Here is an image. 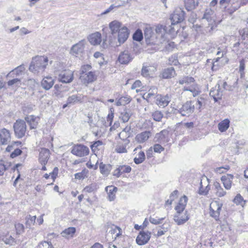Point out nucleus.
I'll return each instance as SVG.
<instances>
[{"label": "nucleus", "mask_w": 248, "mask_h": 248, "mask_svg": "<svg viewBox=\"0 0 248 248\" xmlns=\"http://www.w3.org/2000/svg\"><path fill=\"white\" fill-rule=\"evenodd\" d=\"M152 117L154 121L160 122L163 117V114L161 111L155 110L152 113Z\"/></svg>", "instance_id": "de8ad7c7"}, {"label": "nucleus", "mask_w": 248, "mask_h": 248, "mask_svg": "<svg viewBox=\"0 0 248 248\" xmlns=\"http://www.w3.org/2000/svg\"><path fill=\"white\" fill-rule=\"evenodd\" d=\"M131 89L136 90L137 93L141 92H145L147 90V87L142 85L140 80H136L131 86Z\"/></svg>", "instance_id": "473e14b6"}, {"label": "nucleus", "mask_w": 248, "mask_h": 248, "mask_svg": "<svg viewBox=\"0 0 248 248\" xmlns=\"http://www.w3.org/2000/svg\"><path fill=\"white\" fill-rule=\"evenodd\" d=\"M109 27L112 34L118 33V41L120 44L124 43L128 39L130 31L125 26H122L121 22L114 20L109 24Z\"/></svg>", "instance_id": "f257e3e1"}, {"label": "nucleus", "mask_w": 248, "mask_h": 248, "mask_svg": "<svg viewBox=\"0 0 248 248\" xmlns=\"http://www.w3.org/2000/svg\"><path fill=\"white\" fill-rule=\"evenodd\" d=\"M227 53V49L226 47L223 49H221L220 47L218 48V51L217 53V55H219L221 53V57L217 58L213 62V65L212 66V69L213 71L217 70L219 67L221 66V64L218 63L221 58L223 57L226 55Z\"/></svg>", "instance_id": "dca6fc26"}, {"label": "nucleus", "mask_w": 248, "mask_h": 248, "mask_svg": "<svg viewBox=\"0 0 248 248\" xmlns=\"http://www.w3.org/2000/svg\"><path fill=\"white\" fill-rule=\"evenodd\" d=\"M132 100V98L128 95L121 96L120 98L117 100L116 105L117 106H124L129 104Z\"/></svg>", "instance_id": "f704fd0d"}, {"label": "nucleus", "mask_w": 248, "mask_h": 248, "mask_svg": "<svg viewBox=\"0 0 248 248\" xmlns=\"http://www.w3.org/2000/svg\"><path fill=\"white\" fill-rule=\"evenodd\" d=\"M25 70V68L23 65H20L17 66L15 69L12 70L8 75H16V76L21 75Z\"/></svg>", "instance_id": "79ce46f5"}, {"label": "nucleus", "mask_w": 248, "mask_h": 248, "mask_svg": "<svg viewBox=\"0 0 248 248\" xmlns=\"http://www.w3.org/2000/svg\"><path fill=\"white\" fill-rule=\"evenodd\" d=\"M222 203L218 201H212L210 204L209 214L216 220H219L220 211L222 207Z\"/></svg>", "instance_id": "39448f33"}, {"label": "nucleus", "mask_w": 248, "mask_h": 248, "mask_svg": "<svg viewBox=\"0 0 248 248\" xmlns=\"http://www.w3.org/2000/svg\"><path fill=\"white\" fill-rule=\"evenodd\" d=\"M89 42L93 46L99 45L102 42V35L99 32H95L90 34L88 37Z\"/></svg>", "instance_id": "6ab92c4d"}, {"label": "nucleus", "mask_w": 248, "mask_h": 248, "mask_svg": "<svg viewBox=\"0 0 248 248\" xmlns=\"http://www.w3.org/2000/svg\"><path fill=\"white\" fill-rule=\"evenodd\" d=\"M185 6L186 9L188 11H191L196 7L195 0H185Z\"/></svg>", "instance_id": "c03bdc74"}, {"label": "nucleus", "mask_w": 248, "mask_h": 248, "mask_svg": "<svg viewBox=\"0 0 248 248\" xmlns=\"http://www.w3.org/2000/svg\"><path fill=\"white\" fill-rule=\"evenodd\" d=\"M46 57L37 56L32 58L29 70L34 73H38L44 71L46 68Z\"/></svg>", "instance_id": "7ed1b4c3"}, {"label": "nucleus", "mask_w": 248, "mask_h": 248, "mask_svg": "<svg viewBox=\"0 0 248 248\" xmlns=\"http://www.w3.org/2000/svg\"><path fill=\"white\" fill-rule=\"evenodd\" d=\"M178 194V191L177 190H174L171 194L170 196V200H168L165 203L166 205H170L172 202L174 200V198H173L174 196H177Z\"/></svg>", "instance_id": "13d9d810"}, {"label": "nucleus", "mask_w": 248, "mask_h": 248, "mask_svg": "<svg viewBox=\"0 0 248 248\" xmlns=\"http://www.w3.org/2000/svg\"><path fill=\"white\" fill-rule=\"evenodd\" d=\"M230 120L228 119H225L221 121L218 124V129L221 132H225L230 126Z\"/></svg>", "instance_id": "c9c22d12"}, {"label": "nucleus", "mask_w": 248, "mask_h": 248, "mask_svg": "<svg viewBox=\"0 0 248 248\" xmlns=\"http://www.w3.org/2000/svg\"><path fill=\"white\" fill-rule=\"evenodd\" d=\"M114 109L112 108H111L107 116V122L105 123V126L106 127H108L111 125L114 118Z\"/></svg>", "instance_id": "ea45409f"}, {"label": "nucleus", "mask_w": 248, "mask_h": 248, "mask_svg": "<svg viewBox=\"0 0 248 248\" xmlns=\"http://www.w3.org/2000/svg\"><path fill=\"white\" fill-rule=\"evenodd\" d=\"M131 167L127 165L118 166L113 172V175L118 178L131 171Z\"/></svg>", "instance_id": "9b49d317"}, {"label": "nucleus", "mask_w": 248, "mask_h": 248, "mask_svg": "<svg viewBox=\"0 0 248 248\" xmlns=\"http://www.w3.org/2000/svg\"><path fill=\"white\" fill-rule=\"evenodd\" d=\"M115 151L118 153H125L127 152L126 145L123 143H118L115 148Z\"/></svg>", "instance_id": "603ef678"}, {"label": "nucleus", "mask_w": 248, "mask_h": 248, "mask_svg": "<svg viewBox=\"0 0 248 248\" xmlns=\"http://www.w3.org/2000/svg\"><path fill=\"white\" fill-rule=\"evenodd\" d=\"M170 101V97L168 94L162 95L158 94L155 103L159 107H165Z\"/></svg>", "instance_id": "4be33fe9"}, {"label": "nucleus", "mask_w": 248, "mask_h": 248, "mask_svg": "<svg viewBox=\"0 0 248 248\" xmlns=\"http://www.w3.org/2000/svg\"><path fill=\"white\" fill-rule=\"evenodd\" d=\"M239 32L243 40L248 39V28L241 30Z\"/></svg>", "instance_id": "e2e57ef3"}, {"label": "nucleus", "mask_w": 248, "mask_h": 248, "mask_svg": "<svg viewBox=\"0 0 248 248\" xmlns=\"http://www.w3.org/2000/svg\"><path fill=\"white\" fill-rule=\"evenodd\" d=\"M141 148L142 146L139 145L134 150V152H136L138 150H140L134 158V162L136 164H141L143 162L145 159V153L143 151L141 150ZM135 154H136V153H135Z\"/></svg>", "instance_id": "aec40b11"}, {"label": "nucleus", "mask_w": 248, "mask_h": 248, "mask_svg": "<svg viewBox=\"0 0 248 248\" xmlns=\"http://www.w3.org/2000/svg\"><path fill=\"white\" fill-rule=\"evenodd\" d=\"M207 99V95L206 94H201L199 96L196 102V107L199 111H201L202 107L206 104Z\"/></svg>", "instance_id": "72a5a7b5"}, {"label": "nucleus", "mask_w": 248, "mask_h": 248, "mask_svg": "<svg viewBox=\"0 0 248 248\" xmlns=\"http://www.w3.org/2000/svg\"><path fill=\"white\" fill-rule=\"evenodd\" d=\"M233 202L237 205L244 207L246 204V201L244 200L243 197L240 194H237L233 199Z\"/></svg>", "instance_id": "a19ab883"}, {"label": "nucleus", "mask_w": 248, "mask_h": 248, "mask_svg": "<svg viewBox=\"0 0 248 248\" xmlns=\"http://www.w3.org/2000/svg\"><path fill=\"white\" fill-rule=\"evenodd\" d=\"M133 39L134 40L136 41H141L143 39V34L142 31L140 29L136 30L133 35Z\"/></svg>", "instance_id": "8fccbe9b"}, {"label": "nucleus", "mask_w": 248, "mask_h": 248, "mask_svg": "<svg viewBox=\"0 0 248 248\" xmlns=\"http://www.w3.org/2000/svg\"><path fill=\"white\" fill-rule=\"evenodd\" d=\"M131 60L132 58L130 54L127 51L122 52L118 57V61L121 64H127Z\"/></svg>", "instance_id": "cd10ccee"}, {"label": "nucleus", "mask_w": 248, "mask_h": 248, "mask_svg": "<svg viewBox=\"0 0 248 248\" xmlns=\"http://www.w3.org/2000/svg\"><path fill=\"white\" fill-rule=\"evenodd\" d=\"M169 63L170 65H177L179 63L177 57L176 56H171L169 59Z\"/></svg>", "instance_id": "0e129e2a"}, {"label": "nucleus", "mask_w": 248, "mask_h": 248, "mask_svg": "<svg viewBox=\"0 0 248 248\" xmlns=\"http://www.w3.org/2000/svg\"><path fill=\"white\" fill-rule=\"evenodd\" d=\"M21 80L17 78H14L12 80H9L7 82V85L9 86L15 85L16 86H19L20 84Z\"/></svg>", "instance_id": "052dcab7"}, {"label": "nucleus", "mask_w": 248, "mask_h": 248, "mask_svg": "<svg viewBox=\"0 0 248 248\" xmlns=\"http://www.w3.org/2000/svg\"><path fill=\"white\" fill-rule=\"evenodd\" d=\"M76 232V229L75 227H69L64 229L62 232L61 235L63 237L66 239L73 238Z\"/></svg>", "instance_id": "c756f323"}, {"label": "nucleus", "mask_w": 248, "mask_h": 248, "mask_svg": "<svg viewBox=\"0 0 248 248\" xmlns=\"http://www.w3.org/2000/svg\"><path fill=\"white\" fill-rule=\"evenodd\" d=\"M91 66L89 64L84 65L81 67L80 79L82 82L86 86L97 79V76L95 72H88L91 70Z\"/></svg>", "instance_id": "20e7f679"}, {"label": "nucleus", "mask_w": 248, "mask_h": 248, "mask_svg": "<svg viewBox=\"0 0 248 248\" xmlns=\"http://www.w3.org/2000/svg\"><path fill=\"white\" fill-rule=\"evenodd\" d=\"M151 238V232H140L136 238V243L139 245H143L148 243Z\"/></svg>", "instance_id": "4468645a"}, {"label": "nucleus", "mask_w": 248, "mask_h": 248, "mask_svg": "<svg viewBox=\"0 0 248 248\" xmlns=\"http://www.w3.org/2000/svg\"><path fill=\"white\" fill-rule=\"evenodd\" d=\"M102 142L100 140L95 141L93 144L91 145V148L93 152H95L98 150V147L102 145Z\"/></svg>", "instance_id": "680f3d73"}, {"label": "nucleus", "mask_w": 248, "mask_h": 248, "mask_svg": "<svg viewBox=\"0 0 248 248\" xmlns=\"http://www.w3.org/2000/svg\"><path fill=\"white\" fill-rule=\"evenodd\" d=\"M233 177V175L231 174H227L221 177V180L226 189L229 190L231 188Z\"/></svg>", "instance_id": "5701e85b"}, {"label": "nucleus", "mask_w": 248, "mask_h": 248, "mask_svg": "<svg viewBox=\"0 0 248 248\" xmlns=\"http://www.w3.org/2000/svg\"><path fill=\"white\" fill-rule=\"evenodd\" d=\"M59 170L58 168L55 167L53 171L49 173V175H47V180L49 179H51V182H49V183H47V185L52 184L55 179L57 177L58 174Z\"/></svg>", "instance_id": "37998d69"}, {"label": "nucleus", "mask_w": 248, "mask_h": 248, "mask_svg": "<svg viewBox=\"0 0 248 248\" xmlns=\"http://www.w3.org/2000/svg\"><path fill=\"white\" fill-rule=\"evenodd\" d=\"M230 169L229 165H226L225 167H217L215 169L214 171L217 174H222L227 172Z\"/></svg>", "instance_id": "3c124183"}, {"label": "nucleus", "mask_w": 248, "mask_h": 248, "mask_svg": "<svg viewBox=\"0 0 248 248\" xmlns=\"http://www.w3.org/2000/svg\"><path fill=\"white\" fill-rule=\"evenodd\" d=\"M188 201V198L186 195L182 196L176 203L174 209L176 212H183L185 210Z\"/></svg>", "instance_id": "a211bd4d"}, {"label": "nucleus", "mask_w": 248, "mask_h": 248, "mask_svg": "<svg viewBox=\"0 0 248 248\" xmlns=\"http://www.w3.org/2000/svg\"><path fill=\"white\" fill-rule=\"evenodd\" d=\"M151 136V132L145 131L137 135L135 139L138 142L143 143L147 141Z\"/></svg>", "instance_id": "a878e982"}, {"label": "nucleus", "mask_w": 248, "mask_h": 248, "mask_svg": "<svg viewBox=\"0 0 248 248\" xmlns=\"http://www.w3.org/2000/svg\"><path fill=\"white\" fill-rule=\"evenodd\" d=\"M214 12L211 9H206L203 15V18L211 22L210 24L211 25L210 31H213L217 25V23L214 19Z\"/></svg>", "instance_id": "ddd939ff"}, {"label": "nucleus", "mask_w": 248, "mask_h": 248, "mask_svg": "<svg viewBox=\"0 0 248 248\" xmlns=\"http://www.w3.org/2000/svg\"><path fill=\"white\" fill-rule=\"evenodd\" d=\"M156 70V67L152 65L143 66L141 70V75L145 77H150Z\"/></svg>", "instance_id": "c85d7f7f"}, {"label": "nucleus", "mask_w": 248, "mask_h": 248, "mask_svg": "<svg viewBox=\"0 0 248 248\" xmlns=\"http://www.w3.org/2000/svg\"><path fill=\"white\" fill-rule=\"evenodd\" d=\"M210 189V188L209 185L206 186L205 187H203V186L201 185L199 190V193L200 195H206L208 194Z\"/></svg>", "instance_id": "6e6d98bb"}, {"label": "nucleus", "mask_w": 248, "mask_h": 248, "mask_svg": "<svg viewBox=\"0 0 248 248\" xmlns=\"http://www.w3.org/2000/svg\"><path fill=\"white\" fill-rule=\"evenodd\" d=\"M3 240L4 243L7 245L13 246L16 244L15 238L11 235L6 236Z\"/></svg>", "instance_id": "864d4df0"}, {"label": "nucleus", "mask_w": 248, "mask_h": 248, "mask_svg": "<svg viewBox=\"0 0 248 248\" xmlns=\"http://www.w3.org/2000/svg\"><path fill=\"white\" fill-rule=\"evenodd\" d=\"M147 93L143 94L142 97L148 102H155L159 94H157V88L155 87H152L150 89L147 87Z\"/></svg>", "instance_id": "1a4fd4ad"}, {"label": "nucleus", "mask_w": 248, "mask_h": 248, "mask_svg": "<svg viewBox=\"0 0 248 248\" xmlns=\"http://www.w3.org/2000/svg\"><path fill=\"white\" fill-rule=\"evenodd\" d=\"M84 48V44L83 41H80L78 43L73 46L71 49V53L74 55H77L82 53Z\"/></svg>", "instance_id": "bb28decb"}, {"label": "nucleus", "mask_w": 248, "mask_h": 248, "mask_svg": "<svg viewBox=\"0 0 248 248\" xmlns=\"http://www.w3.org/2000/svg\"><path fill=\"white\" fill-rule=\"evenodd\" d=\"M74 78V71L69 69L62 70L59 75V81L64 83L71 82Z\"/></svg>", "instance_id": "6e6552de"}, {"label": "nucleus", "mask_w": 248, "mask_h": 248, "mask_svg": "<svg viewBox=\"0 0 248 248\" xmlns=\"http://www.w3.org/2000/svg\"><path fill=\"white\" fill-rule=\"evenodd\" d=\"M210 95L212 97L215 102L220 100L222 96V92L218 89H214L210 91Z\"/></svg>", "instance_id": "4c0bfd02"}, {"label": "nucleus", "mask_w": 248, "mask_h": 248, "mask_svg": "<svg viewBox=\"0 0 248 248\" xmlns=\"http://www.w3.org/2000/svg\"><path fill=\"white\" fill-rule=\"evenodd\" d=\"M39 155L38 160L39 162L42 165V170H46V149L42 147L39 149Z\"/></svg>", "instance_id": "b1692460"}, {"label": "nucleus", "mask_w": 248, "mask_h": 248, "mask_svg": "<svg viewBox=\"0 0 248 248\" xmlns=\"http://www.w3.org/2000/svg\"><path fill=\"white\" fill-rule=\"evenodd\" d=\"M11 140L10 131L6 128L0 130V143L1 145L8 144Z\"/></svg>", "instance_id": "f3484780"}, {"label": "nucleus", "mask_w": 248, "mask_h": 248, "mask_svg": "<svg viewBox=\"0 0 248 248\" xmlns=\"http://www.w3.org/2000/svg\"><path fill=\"white\" fill-rule=\"evenodd\" d=\"M100 172L103 174H108L109 173V170L105 164H101L100 165Z\"/></svg>", "instance_id": "774afa93"}, {"label": "nucleus", "mask_w": 248, "mask_h": 248, "mask_svg": "<svg viewBox=\"0 0 248 248\" xmlns=\"http://www.w3.org/2000/svg\"><path fill=\"white\" fill-rule=\"evenodd\" d=\"M195 106L192 101H187L184 103L180 109V113L184 116H189L195 110Z\"/></svg>", "instance_id": "9d476101"}, {"label": "nucleus", "mask_w": 248, "mask_h": 248, "mask_svg": "<svg viewBox=\"0 0 248 248\" xmlns=\"http://www.w3.org/2000/svg\"><path fill=\"white\" fill-rule=\"evenodd\" d=\"M155 32L157 33L160 34V33H166L167 32V28L166 27L163 26L161 25H158L155 27Z\"/></svg>", "instance_id": "bf43d9fd"}, {"label": "nucleus", "mask_w": 248, "mask_h": 248, "mask_svg": "<svg viewBox=\"0 0 248 248\" xmlns=\"http://www.w3.org/2000/svg\"><path fill=\"white\" fill-rule=\"evenodd\" d=\"M71 152L77 156L84 157L89 154L90 150L87 146L83 144H77L72 147Z\"/></svg>", "instance_id": "423d86ee"}, {"label": "nucleus", "mask_w": 248, "mask_h": 248, "mask_svg": "<svg viewBox=\"0 0 248 248\" xmlns=\"http://www.w3.org/2000/svg\"><path fill=\"white\" fill-rule=\"evenodd\" d=\"M15 228L17 234H21L24 232V226L21 223H16L15 224Z\"/></svg>", "instance_id": "69168bd1"}, {"label": "nucleus", "mask_w": 248, "mask_h": 248, "mask_svg": "<svg viewBox=\"0 0 248 248\" xmlns=\"http://www.w3.org/2000/svg\"><path fill=\"white\" fill-rule=\"evenodd\" d=\"M169 29H167L166 33L170 34L172 35L171 37L173 38L174 36L177 34V32L179 29V27L178 25L173 26L172 24L169 26Z\"/></svg>", "instance_id": "a18cd8bd"}, {"label": "nucleus", "mask_w": 248, "mask_h": 248, "mask_svg": "<svg viewBox=\"0 0 248 248\" xmlns=\"http://www.w3.org/2000/svg\"><path fill=\"white\" fill-rule=\"evenodd\" d=\"M172 25L176 26L177 24L183 21V18L180 14L175 12L173 13L170 16Z\"/></svg>", "instance_id": "e433bc0d"}, {"label": "nucleus", "mask_w": 248, "mask_h": 248, "mask_svg": "<svg viewBox=\"0 0 248 248\" xmlns=\"http://www.w3.org/2000/svg\"><path fill=\"white\" fill-rule=\"evenodd\" d=\"M130 115L127 112H123L121 113V118L124 123H126L130 119Z\"/></svg>", "instance_id": "338daca9"}, {"label": "nucleus", "mask_w": 248, "mask_h": 248, "mask_svg": "<svg viewBox=\"0 0 248 248\" xmlns=\"http://www.w3.org/2000/svg\"><path fill=\"white\" fill-rule=\"evenodd\" d=\"M109 233L110 234L112 239L116 240L122 236L123 231L119 227L115 225H111L110 226Z\"/></svg>", "instance_id": "412c9836"}, {"label": "nucleus", "mask_w": 248, "mask_h": 248, "mask_svg": "<svg viewBox=\"0 0 248 248\" xmlns=\"http://www.w3.org/2000/svg\"><path fill=\"white\" fill-rule=\"evenodd\" d=\"M211 193L218 197H223L226 194V192L224 190L221 185L217 182L214 183L211 189Z\"/></svg>", "instance_id": "2eb2a0df"}, {"label": "nucleus", "mask_w": 248, "mask_h": 248, "mask_svg": "<svg viewBox=\"0 0 248 248\" xmlns=\"http://www.w3.org/2000/svg\"><path fill=\"white\" fill-rule=\"evenodd\" d=\"M89 170L84 168L81 172L76 173L74 174L75 178L77 180H83L88 177Z\"/></svg>", "instance_id": "58836bf2"}, {"label": "nucleus", "mask_w": 248, "mask_h": 248, "mask_svg": "<svg viewBox=\"0 0 248 248\" xmlns=\"http://www.w3.org/2000/svg\"><path fill=\"white\" fill-rule=\"evenodd\" d=\"M26 227L30 228L32 225L34 224L35 222L36 216H31V215H28L26 217Z\"/></svg>", "instance_id": "49530a36"}, {"label": "nucleus", "mask_w": 248, "mask_h": 248, "mask_svg": "<svg viewBox=\"0 0 248 248\" xmlns=\"http://www.w3.org/2000/svg\"><path fill=\"white\" fill-rule=\"evenodd\" d=\"M14 129L16 136L18 139L22 138L26 131V124L23 120H17L14 124Z\"/></svg>", "instance_id": "0eeeda50"}, {"label": "nucleus", "mask_w": 248, "mask_h": 248, "mask_svg": "<svg viewBox=\"0 0 248 248\" xmlns=\"http://www.w3.org/2000/svg\"><path fill=\"white\" fill-rule=\"evenodd\" d=\"M189 219V215L187 211L183 212H177L174 216V220L178 225L185 224Z\"/></svg>", "instance_id": "f8f14e48"}, {"label": "nucleus", "mask_w": 248, "mask_h": 248, "mask_svg": "<svg viewBox=\"0 0 248 248\" xmlns=\"http://www.w3.org/2000/svg\"><path fill=\"white\" fill-rule=\"evenodd\" d=\"M176 74L173 67H170L164 69L160 74V77L162 78L168 79L174 77Z\"/></svg>", "instance_id": "393cba45"}, {"label": "nucleus", "mask_w": 248, "mask_h": 248, "mask_svg": "<svg viewBox=\"0 0 248 248\" xmlns=\"http://www.w3.org/2000/svg\"><path fill=\"white\" fill-rule=\"evenodd\" d=\"M164 218H159L157 217H151L149 218L150 222L153 224L157 225L162 223Z\"/></svg>", "instance_id": "5fc2aeb1"}, {"label": "nucleus", "mask_w": 248, "mask_h": 248, "mask_svg": "<svg viewBox=\"0 0 248 248\" xmlns=\"http://www.w3.org/2000/svg\"><path fill=\"white\" fill-rule=\"evenodd\" d=\"M106 190L108 192V200L109 201H113L115 198L117 188L113 186H109L106 187Z\"/></svg>", "instance_id": "2f4dec72"}, {"label": "nucleus", "mask_w": 248, "mask_h": 248, "mask_svg": "<svg viewBox=\"0 0 248 248\" xmlns=\"http://www.w3.org/2000/svg\"><path fill=\"white\" fill-rule=\"evenodd\" d=\"M25 120L30 125L31 129H34L37 127L39 118L33 115H30L27 116Z\"/></svg>", "instance_id": "7c9ffc66"}, {"label": "nucleus", "mask_w": 248, "mask_h": 248, "mask_svg": "<svg viewBox=\"0 0 248 248\" xmlns=\"http://www.w3.org/2000/svg\"><path fill=\"white\" fill-rule=\"evenodd\" d=\"M179 83L185 84L183 89V91H189L191 93L193 97H197L202 94V90L200 86L196 83L194 78L185 76L179 79Z\"/></svg>", "instance_id": "f03ea898"}, {"label": "nucleus", "mask_w": 248, "mask_h": 248, "mask_svg": "<svg viewBox=\"0 0 248 248\" xmlns=\"http://www.w3.org/2000/svg\"><path fill=\"white\" fill-rule=\"evenodd\" d=\"M97 189L96 185L95 184H91L89 186H87L84 188V190L88 193H91Z\"/></svg>", "instance_id": "4d7b16f0"}, {"label": "nucleus", "mask_w": 248, "mask_h": 248, "mask_svg": "<svg viewBox=\"0 0 248 248\" xmlns=\"http://www.w3.org/2000/svg\"><path fill=\"white\" fill-rule=\"evenodd\" d=\"M155 230L157 232L154 233V236L157 238L164 235L168 231V229L163 226H159L156 227Z\"/></svg>", "instance_id": "09e8293b"}]
</instances>
